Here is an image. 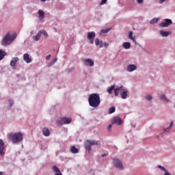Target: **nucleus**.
<instances>
[{"label":"nucleus","mask_w":175,"mask_h":175,"mask_svg":"<svg viewBox=\"0 0 175 175\" xmlns=\"http://www.w3.org/2000/svg\"><path fill=\"white\" fill-rule=\"evenodd\" d=\"M70 122H72V118H66V117H64L62 119H60V120L57 121V124L59 126L64 125V124H70Z\"/></svg>","instance_id":"nucleus-5"},{"label":"nucleus","mask_w":175,"mask_h":175,"mask_svg":"<svg viewBox=\"0 0 175 175\" xmlns=\"http://www.w3.org/2000/svg\"><path fill=\"white\" fill-rule=\"evenodd\" d=\"M173 124H174V122H172L170 123L169 127H167V129H164L165 132H167V133L170 132V129H172V128H173Z\"/></svg>","instance_id":"nucleus-28"},{"label":"nucleus","mask_w":175,"mask_h":175,"mask_svg":"<svg viewBox=\"0 0 175 175\" xmlns=\"http://www.w3.org/2000/svg\"><path fill=\"white\" fill-rule=\"evenodd\" d=\"M41 31H42V33H43L46 38H49V33H47V31H46V30L43 29Z\"/></svg>","instance_id":"nucleus-34"},{"label":"nucleus","mask_w":175,"mask_h":175,"mask_svg":"<svg viewBox=\"0 0 175 175\" xmlns=\"http://www.w3.org/2000/svg\"><path fill=\"white\" fill-rule=\"evenodd\" d=\"M107 2V0H101L100 5H105Z\"/></svg>","instance_id":"nucleus-38"},{"label":"nucleus","mask_w":175,"mask_h":175,"mask_svg":"<svg viewBox=\"0 0 175 175\" xmlns=\"http://www.w3.org/2000/svg\"><path fill=\"white\" fill-rule=\"evenodd\" d=\"M111 128H113V124H109L108 126V131L111 132Z\"/></svg>","instance_id":"nucleus-37"},{"label":"nucleus","mask_w":175,"mask_h":175,"mask_svg":"<svg viewBox=\"0 0 175 175\" xmlns=\"http://www.w3.org/2000/svg\"><path fill=\"white\" fill-rule=\"evenodd\" d=\"M158 21H159V19H158L157 18H154L153 19H152L150 21V24H157V23H158Z\"/></svg>","instance_id":"nucleus-31"},{"label":"nucleus","mask_w":175,"mask_h":175,"mask_svg":"<svg viewBox=\"0 0 175 175\" xmlns=\"http://www.w3.org/2000/svg\"><path fill=\"white\" fill-rule=\"evenodd\" d=\"M99 44H100L99 38H96L95 40L96 46H99Z\"/></svg>","instance_id":"nucleus-36"},{"label":"nucleus","mask_w":175,"mask_h":175,"mask_svg":"<svg viewBox=\"0 0 175 175\" xmlns=\"http://www.w3.org/2000/svg\"><path fill=\"white\" fill-rule=\"evenodd\" d=\"M42 36V31H38V34L36 36H34L33 37V40L36 42H38V40H40V37Z\"/></svg>","instance_id":"nucleus-16"},{"label":"nucleus","mask_w":175,"mask_h":175,"mask_svg":"<svg viewBox=\"0 0 175 175\" xmlns=\"http://www.w3.org/2000/svg\"><path fill=\"white\" fill-rule=\"evenodd\" d=\"M116 111V107H111L109 109V114H113V113H114Z\"/></svg>","instance_id":"nucleus-30"},{"label":"nucleus","mask_w":175,"mask_h":175,"mask_svg":"<svg viewBox=\"0 0 175 175\" xmlns=\"http://www.w3.org/2000/svg\"><path fill=\"white\" fill-rule=\"evenodd\" d=\"M114 88H116V85H113L109 87V88H107V92H108V94H109L110 95H111V94H112V92H113V90H114Z\"/></svg>","instance_id":"nucleus-25"},{"label":"nucleus","mask_w":175,"mask_h":175,"mask_svg":"<svg viewBox=\"0 0 175 175\" xmlns=\"http://www.w3.org/2000/svg\"><path fill=\"white\" fill-rule=\"evenodd\" d=\"M0 175H2V172H0Z\"/></svg>","instance_id":"nucleus-48"},{"label":"nucleus","mask_w":175,"mask_h":175,"mask_svg":"<svg viewBox=\"0 0 175 175\" xmlns=\"http://www.w3.org/2000/svg\"><path fill=\"white\" fill-rule=\"evenodd\" d=\"M57 59H58V58H55L50 64H49V66H53V65H54V64H55V62H57Z\"/></svg>","instance_id":"nucleus-33"},{"label":"nucleus","mask_w":175,"mask_h":175,"mask_svg":"<svg viewBox=\"0 0 175 175\" xmlns=\"http://www.w3.org/2000/svg\"><path fill=\"white\" fill-rule=\"evenodd\" d=\"M88 103L91 107H94V109L98 107L100 105V96L98 93L91 94L88 98Z\"/></svg>","instance_id":"nucleus-1"},{"label":"nucleus","mask_w":175,"mask_h":175,"mask_svg":"<svg viewBox=\"0 0 175 175\" xmlns=\"http://www.w3.org/2000/svg\"><path fill=\"white\" fill-rule=\"evenodd\" d=\"M159 169H161V170H162L163 172H165V174L164 175H170V173H169V172L167 171V170L165 169V167L161 166V165H158Z\"/></svg>","instance_id":"nucleus-22"},{"label":"nucleus","mask_w":175,"mask_h":175,"mask_svg":"<svg viewBox=\"0 0 175 175\" xmlns=\"http://www.w3.org/2000/svg\"><path fill=\"white\" fill-rule=\"evenodd\" d=\"M23 60L27 64H31V62H32V59H31V57H29V55L28 53H25L23 55Z\"/></svg>","instance_id":"nucleus-11"},{"label":"nucleus","mask_w":175,"mask_h":175,"mask_svg":"<svg viewBox=\"0 0 175 175\" xmlns=\"http://www.w3.org/2000/svg\"><path fill=\"white\" fill-rule=\"evenodd\" d=\"M99 44H100V49H102V47H103V42L100 41Z\"/></svg>","instance_id":"nucleus-40"},{"label":"nucleus","mask_w":175,"mask_h":175,"mask_svg":"<svg viewBox=\"0 0 175 175\" xmlns=\"http://www.w3.org/2000/svg\"><path fill=\"white\" fill-rule=\"evenodd\" d=\"M113 162L116 167H118V169H120V170H124V165H122V163L120 161V159H113Z\"/></svg>","instance_id":"nucleus-6"},{"label":"nucleus","mask_w":175,"mask_h":175,"mask_svg":"<svg viewBox=\"0 0 175 175\" xmlns=\"http://www.w3.org/2000/svg\"><path fill=\"white\" fill-rule=\"evenodd\" d=\"M110 31V29H102L100 31V33H107Z\"/></svg>","instance_id":"nucleus-32"},{"label":"nucleus","mask_w":175,"mask_h":175,"mask_svg":"<svg viewBox=\"0 0 175 175\" xmlns=\"http://www.w3.org/2000/svg\"><path fill=\"white\" fill-rule=\"evenodd\" d=\"M9 105H10V107H12L13 106V100H9Z\"/></svg>","instance_id":"nucleus-39"},{"label":"nucleus","mask_w":175,"mask_h":175,"mask_svg":"<svg viewBox=\"0 0 175 175\" xmlns=\"http://www.w3.org/2000/svg\"><path fill=\"white\" fill-rule=\"evenodd\" d=\"M122 92H120V95L122 99H126V96H128V91L122 90Z\"/></svg>","instance_id":"nucleus-18"},{"label":"nucleus","mask_w":175,"mask_h":175,"mask_svg":"<svg viewBox=\"0 0 175 175\" xmlns=\"http://www.w3.org/2000/svg\"><path fill=\"white\" fill-rule=\"evenodd\" d=\"M70 151L72 154H77V152H79V149H77L76 146H72Z\"/></svg>","instance_id":"nucleus-27"},{"label":"nucleus","mask_w":175,"mask_h":175,"mask_svg":"<svg viewBox=\"0 0 175 175\" xmlns=\"http://www.w3.org/2000/svg\"><path fill=\"white\" fill-rule=\"evenodd\" d=\"M146 100H152V96H151V95H146Z\"/></svg>","instance_id":"nucleus-35"},{"label":"nucleus","mask_w":175,"mask_h":175,"mask_svg":"<svg viewBox=\"0 0 175 175\" xmlns=\"http://www.w3.org/2000/svg\"><path fill=\"white\" fill-rule=\"evenodd\" d=\"M42 2H46V0H41Z\"/></svg>","instance_id":"nucleus-46"},{"label":"nucleus","mask_w":175,"mask_h":175,"mask_svg":"<svg viewBox=\"0 0 175 175\" xmlns=\"http://www.w3.org/2000/svg\"><path fill=\"white\" fill-rule=\"evenodd\" d=\"M117 124V125H122V120L121 118L115 117L113 119L112 124Z\"/></svg>","instance_id":"nucleus-10"},{"label":"nucleus","mask_w":175,"mask_h":175,"mask_svg":"<svg viewBox=\"0 0 175 175\" xmlns=\"http://www.w3.org/2000/svg\"><path fill=\"white\" fill-rule=\"evenodd\" d=\"M16 39V34L12 35L10 34V32H8L3 38L1 44L2 46H9L11 44L12 42Z\"/></svg>","instance_id":"nucleus-3"},{"label":"nucleus","mask_w":175,"mask_h":175,"mask_svg":"<svg viewBox=\"0 0 175 175\" xmlns=\"http://www.w3.org/2000/svg\"><path fill=\"white\" fill-rule=\"evenodd\" d=\"M120 91H122V86H120V88H118L114 90L115 96H118V95L120 94Z\"/></svg>","instance_id":"nucleus-26"},{"label":"nucleus","mask_w":175,"mask_h":175,"mask_svg":"<svg viewBox=\"0 0 175 175\" xmlns=\"http://www.w3.org/2000/svg\"><path fill=\"white\" fill-rule=\"evenodd\" d=\"M6 56V52L3 51L2 49H0V61H2L3 58Z\"/></svg>","instance_id":"nucleus-24"},{"label":"nucleus","mask_w":175,"mask_h":175,"mask_svg":"<svg viewBox=\"0 0 175 175\" xmlns=\"http://www.w3.org/2000/svg\"><path fill=\"white\" fill-rule=\"evenodd\" d=\"M129 39H131V40H132L134 43H136V39H135V37H133V31H129Z\"/></svg>","instance_id":"nucleus-23"},{"label":"nucleus","mask_w":175,"mask_h":175,"mask_svg":"<svg viewBox=\"0 0 175 175\" xmlns=\"http://www.w3.org/2000/svg\"><path fill=\"white\" fill-rule=\"evenodd\" d=\"M123 46L128 50V49H131V43L130 42H124Z\"/></svg>","instance_id":"nucleus-29"},{"label":"nucleus","mask_w":175,"mask_h":175,"mask_svg":"<svg viewBox=\"0 0 175 175\" xmlns=\"http://www.w3.org/2000/svg\"><path fill=\"white\" fill-rule=\"evenodd\" d=\"M42 133H43L44 136L49 137V136H50V130H49V128L44 127L42 129Z\"/></svg>","instance_id":"nucleus-15"},{"label":"nucleus","mask_w":175,"mask_h":175,"mask_svg":"<svg viewBox=\"0 0 175 175\" xmlns=\"http://www.w3.org/2000/svg\"><path fill=\"white\" fill-rule=\"evenodd\" d=\"M159 98H160L161 100H163L164 102H167V103H169V102H170V100H169V98H167L166 97V96H165V94H161L159 96Z\"/></svg>","instance_id":"nucleus-20"},{"label":"nucleus","mask_w":175,"mask_h":175,"mask_svg":"<svg viewBox=\"0 0 175 175\" xmlns=\"http://www.w3.org/2000/svg\"><path fill=\"white\" fill-rule=\"evenodd\" d=\"M50 58H51V55H48L46 57V59H47V60L50 59Z\"/></svg>","instance_id":"nucleus-41"},{"label":"nucleus","mask_w":175,"mask_h":175,"mask_svg":"<svg viewBox=\"0 0 175 175\" xmlns=\"http://www.w3.org/2000/svg\"><path fill=\"white\" fill-rule=\"evenodd\" d=\"M38 18L40 20H43L44 18V11L42 10H38Z\"/></svg>","instance_id":"nucleus-19"},{"label":"nucleus","mask_w":175,"mask_h":175,"mask_svg":"<svg viewBox=\"0 0 175 175\" xmlns=\"http://www.w3.org/2000/svg\"><path fill=\"white\" fill-rule=\"evenodd\" d=\"M105 47H109V44L108 43H107V42H105Z\"/></svg>","instance_id":"nucleus-44"},{"label":"nucleus","mask_w":175,"mask_h":175,"mask_svg":"<svg viewBox=\"0 0 175 175\" xmlns=\"http://www.w3.org/2000/svg\"><path fill=\"white\" fill-rule=\"evenodd\" d=\"M23 134L21 132L18 133H11L8 135V140L12 142V143H20L23 140Z\"/></svg>","instance_id":"nucleus-2"},{"label":"nucleus","mask_w":175,"mask_h":175,"mask_svg":"<svg viewBox=\"0 0 175 175\" xmlns=\"http://www.w3.org/2000/svg\"><path fill=\"white\" fill-rule=\"evenodd\" d=\"M95 32L90 31L88 33V39H89L91 44H94V39H95Z\"/></svg>","instance_id":"nucleus-8"},{"label":"nucleus","mask_w":175,"mask_h":175,"mask_svg":"<svg viewBox=\"0 0 175 175\" xmlns=\"http://www.w3.org/2000/svg\"><path fill=\"white\" fill-rule=\"evenodd\" d=\"M172 33L170 31H165L163 30H161L160 31V34L161 35V36L163 37H166V36H169V35H170Z\"/></svg>","instance_id":"nucleus-21"},{"label":"nucleus","mask_w":175,"mask_h":175,"mask_svg":"<svg viewBox=\"0 0 175 175\" xmlns=\"http://www.w3.org/2000/svg\"><path fill=\"white\" fill-rule=\"evenodd\" d=\"M5 142H3V140L0 139V155L3 157V155H5Z\"/></svg>","instance_id":"nucleus-9"},{"label":"nucleus","mask_w":175,"mask_h":175,"mask_svg":"<svg viewBox=\"0 0 175 175\" xmlns=\"http://www.w3.org/2000/svg\"><path fill=\"white\" fill-rule=\"evenodd\" d=\"M100 144V142L94 141V140H88L85 144V148L88 151H91V147L92 146H99Z\"/></svg>","instance_id":"nucleus-4"},{"label":"nucleus","mask_w":175,"mask_h":175,"mask_svg":"<svg viewBox=\"0 0 175 175\" xmlns=\"http://www.w3.org/2000/svg\"><path fill=\"white\" fill-rule=\"evenodd\" d=\"M165 1H166V0H160V3H163Z\"/></svg>","instance_id":"nucleus-45"},{"label":"nucleus","mask_w":175,"mask_h":175,"mask_svg":"<svg viewBox=\"0 0 175 175\" xmlns=\"http://www.w3.org/2000/svg\"><path fill=\"white\" fill-rule=\"evenodd\" d=\"M83 64L85 66H92L94 61L91 60V59H85L83 60Z\"/></svg>","instance_id":"nucleus-13"},{"label":"nucleus","mask_w":175,"mask_h":175,"mask_svg":"<svg viewBox=\"0 0 175 175\" xmlns=\"http://www.w3.org/2000/svg\"><path fill=\"white\" fill-rule=\"evenodd\" d=\"M136 66L135 64H130L127 67L128 72H133V70H136Z\"/></svg>","instance_id":"nucleus-17"},{"label":"nucleus","mask_w":175,"mask_h":175,"mask_svg":"<svg viewBox=\"0 0 175 175\" xmlns=\"http://www.w3.org/2000/svg\"><path fill=\"white\" fill-rule=\"evenodd\" d=\"M18 61H20V59H18V57H13L11 59L10 62V66H12V68H14V66H16V65H17V62H18Z\"/></svg>","instance_id":"nucleus-12"},{"label":"nucleus","mask_w":175,"mask_h":175,"mask_svg":"<svg viewBox=\"0 0 175 175\" xmlns=\"http://www.w3.org/2000/svg\"><path fill=\"white\" fill-rule=\"evenodd\" d=\"M165 22H163L160 24V27H162L163 28H166L169 27V25H172V20L169 18L165 19Z\"/></svg>","instance_id":"nucleus-7"},{"label":"nucleus","mask_w":175,"mask_h":175,"mask_svg":"<svg viewBox=\"0 0 175 175\" xmlns=\"http://www.w3.org/2000/svg\"><path fill=\"white\" fill-rule=\"evenodd\" d=\"M144 0H137V3H142Z\"/></svg>","instance_id":"nucleus-42"},{"label":"nucleus","mask_w":175,"mask_h":175,"mask_svg":"<svg viewBox=\"0 0 175 175\" xmlns=\"http://www.w3.org/2000/svg\"><path fill=\"white\" fill-rule=\"evenodd\" d=\"M101 157H102L103 158L105 157H107V154L104 153V154H103L101 155Z\"/></svg>","instance_id":"nucleus-43"},{"label":"nucleus","mask_w":175,"mask_h":175,"mask_svg":"<svg viewBox=\"0 0 175 175\" xmlns=\"http://www.w3.org/2000/svg\"><path fill=\"white\" fill-rule=\"evenodd\" d=\"M174 109H175V102L174 103Z\"/></svg>","instance_id":"nucleus-47"},{"label":"nucleus","mask_w":175,"mask_h":175,"mask_svg":"<svg viewBox=\"0 0 175 175\" xmlns=\"http://www.w3.org/2000/svg\"><path fill=\"white\" fill-rule=\"evenodd\" d=\"M53 172H55V175H62V173H61V170H59V168L57 167L56 165H54L52 167Z\"/></svg>","instance_id":"nucleus-14"}]
</instances>
